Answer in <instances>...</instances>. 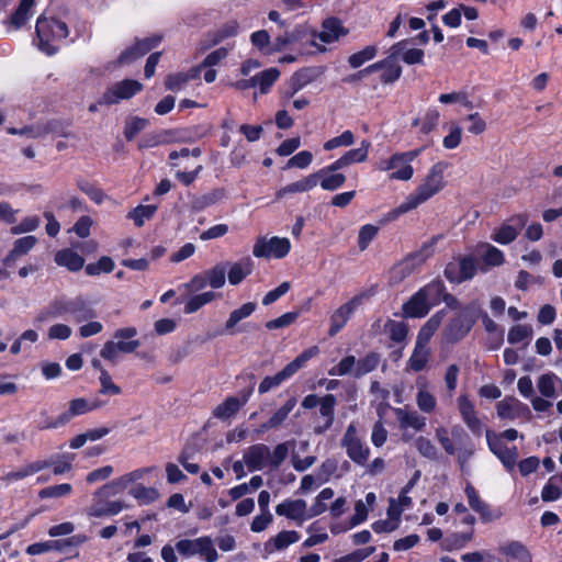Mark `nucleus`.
<instances>
[{"label": "nucleus", "mask_w": 562, "mask_h": 562, "mask_svg": "<svg viewBox=\"0 0 562 562\" xmlns=\"http://www.w3.org/2000/svg\"><path fill=\"white\" fill-rule=\"evenodd\" d=\"M447 167V162L440 161L435 164L416 191L411 193L402 204L389 213V218L395 220L400 215L415 210L418 205L438 193L445 187L443 172Z\"/></svg>", "instance_id": "nucleus-1"}, {"label": "nucleus", "mask_w": 562, "mask_h": 562, "mask_svg": "<svg viewBox=\"0 0 562 562\" xmlns=\"http://www.w3.org/2000/svg\"><path fill=\"white\" fill-rule=\"evenodd\" d=\"M376 293V285H372L367 290H363L352 296L348 302L340 305L330 315V327L328 335L334 337L337 335L344 326L347 324L351 315L361 306L364 302L371 299Z\"/></svg>", "instance_id": "nucleus-2"}, {"label": "nucleus", "mask_w": 562, "mask_h": 562, "mask_svg": "<svg viewBox=\"0 0 562 562\" xmlns=\"http://www.w3.org/2000/svg\"><path fill=\"white\" fill-rule=\"evenodd\" d=\"M36 34L40 40V48L47 55H53L57 48L49 43L50 40H64L69 31L65 22L56 19L40 16L36 22Z\"/></svg>", "instance_id": "nucleus-3"}, {"label": "nucleus", "mask_w": 562, "mask_h": 562, "mask_svg": "<svg viewBox=\"0 0 562 562\" xmlns=\"http://www.w3.org/2000/svg\"><path fill=\"white\" fill-rule=\"evenodd\" d=\"M440 236H434L428 241L424 243L419 250L408 255L402 261L393 267V274L398 280L405 279L417 267L422 266L434 254V247Z\"/></svg>", "instance_id": "nucleus-4"}, {"label": "nucleus", "mask_w": 562, "mask_h": 562, "mask_svg": "<svg viewBox=\"0 0 562 562\" xmlns=\"http://www.w3.org/2000/svg\"><path fill=\"white\" fill-rule=\"evenodd\" d=\"M477 271V261L473 256H457L446 265L445 277L452 283L460 284L471 280Z\"/></svg>", "instance_id": "nucleus-5"}, {"label": "nucleus", "mask_w": 562, "mask_h": 562, "mask_svg": "<svg viewBox=\"0 0 562 562\" xmlns=\"http://www.w3.org/2000/svg\"><path fill=\"white\" fill-rule=\"evenodd\" d=\"M143 89V85L137 80L125 79L109 87L101 98L100 104L113 105L121 100H127Z\"/></svg>", "instance_id": "nucleus-6"}, {"label": "nucleus", "mask_w": 562, "mask_h": 562, "mask_svg": "<svg viewBox=\"0 0 562 562\" xmlns=\"http://www.w3.org/2000/svg\"><path fill=\"white\" fill-rule=\"evenodd\" d=\"M290 248L291 244L288 238L259 237L254 245L252 255L257 258H283L289 254Z\"/></svg>", "instance_id": "nucleus-7"}, {"label": "nucleus", "mask_w": 562, "mask_h": 562, "mask_svg": "<svg viewBox=\"0 0 562 562\" xmlns=\"http://www.w3.org/2000/svg\"><path fill=\"white\" fill-rule=\"evenodd\" d=\"M341 447L346 449L347 456L357 464L364 465L370 456V449L363 445L357 435V428L350 424L341 439Z\"/></svg>", "instance_id": "nucleus-8"}, {"label": "nucleus", "mask_w": 562, "mask_h": 562, "mask_svg": "<svg viewBox=\"0 0 562 562\" xmlns=\"http://www.w3.org/2000/svg\"><path fill=\"white\" fill-rule=\"evenodd\" d=\"M528 222L527 214H517L512 216L499 228L495 229L492 239L498 244L507 245L516 239L519 232L526 226Z\"/></svg>", "instance_id": "nucleus-9"}, {"label": "nucleus", "mask_w": 562, "mask_h": 562, "mask_svg": "<svg viewBox=\"0 0 562 562\" xmlns=\"http://www.w3.org/2000/svg\"><path fill=\"white\" fill-rule=\"evenodd\" d=\"M402 46L401 44H394L390 48V54L383 60H380L371 66H376V71L383 69L384 72L381 79L384 83H393L402 75V67L398 64Z\"/></svg>", "instance_id": "nucleus-10"}, {"label": "nucleus", "mask_w": 562, "mask_h": 562, "mask_svg": "<svg viewBox=\"0 0 562 562\" xmlns=\"http://www.w3.org/2000/svg\"><path fill=\"white\" fill-rule=\"evenodd\" d=\"M486 440L490 450L497 456V458L502 461L504 467L512 471L518 459V451L516 447L508 448L504 445L498 436H496L493 431H486Z\"/></svg>", "instance_id": "nucleus-11"}, {"label": "nucleus", "mask_w": 562, "mask_h": 562, "mask_svg": "<svg viewBox=\"0 0 562 562\" xmlns=\"http://www.w3.org/2000/svg\"><path fill=\"white\" fill-rule=\"evenodd\" d=\"M474 319L471 318L464 311L459 313L443 330L445 340L449 344H454L461 340L472 328Z\"/></svg>", "instance_id": "nucleus-12"}, {"label": "nucleus", "mask_w": 562, "mask_h": 562, "mask_svg": "<svg viewBox=\"0 0 562 562\" xmlns=\"http://www.w3.org/2000/svg\"><path fill=\"white\" fill-rule=\"evenodd\" d=\"M497 415L501 418L516 419L525 418L529 420L531 418V412L529 407L521 403L515 397H506L496 405Z\"/></svg>", "instance_id": "nucleus-13"}, {"label": "nucleus", "mask_w": 562, "mask_h": 562, "mask_svg": "<svg viewBox=\"0 0 562 562\" xmlns=\"http://www.w3.org/2000/svg\"><path fill=\"white\" fill-rule=\"evenodd\" d=\"M64 313L72 315L77 323L92 318L95 315L93 310L90 308L81 299H76L74 301L61 303L55 306L56 315Z\"/></svg>", "instance_id": "nucleus-14"}, {"label": "nucleus", "mask_w": 562, "mask_h": 562, "mask_svg": "<svg viewBox=\"0 0 562 562\" xmlns=\"http://www.w3.org/2000/svg\"><path fill=\"white\" fill-rule=\"evenodd\" d=\"M270 449L263 443L250 446L244 453V462L250 471L261 470L268 465Z\"/></svg>", "instance_id": "nucleus-15"}, {"label": "nucleus", "mask_w": 562, "mask_h": 562, "mask_svg": "<svg viewBox=\"0 0 562 562\" xmlns=\"http://www.w3.org/2000/svg\"><path fill=\"white\" fill-rule=\"evenodd\" d=\"M227 196L224 188H215L210 192L193 195L190 200V207L193 212H201L204 209L223 202Z\"/></svg>", "instance_id": "nucleus-16"}, {"label": "nucleus", "mask_w": 562, "mask_h": 562, "mask_svg": "<svg viewBox=\"0 0 562 562\" xmlns=\"http://www.w3.org/2000/svg\"><path fill=\"white\" fill-rule=\"evenodd\" d=\"M250 393L251 390L247 391L240 398L235 396L227 397L214 408L213 416L222 420L231 418L247 403Z\"/></svg>", "instance_id": "nucleus-17"}, {"label": "nucleus", "mask_w": 562, "mask_h": 562, "mask_svg": "<svg viewBox=\"0 0 562 562\" xmlns=\"http://www.w3.org/2000/svg\"><path fill=\"white\" fill-rule=\"evenodd\" d=\"M276 513L289 519L303 520L306 513V502L304 499L285 501L276 507Z\"/></svg>", "instance_id": "nucleus-18"}, {"label": "nucleus", "mask_w": 562, "mask_h": 562, "mask_svg": "<svg viewBox=\"0 0 562 562\" xmlns=\"http://www.w3.org/2000/svg\"><path fill=\"white\" fill-rule=\"evenodd\" d=\"M308 30L305 26H296L293 31L286 32L283 36H278L267 50L268 55L283 50L288 45L302 41L307 35Z\"/></svg>", "instance_id": "nucleus-19"}, {"label": "nucleus", "mask_w": 562, "mask_h": 562, "mask_svg": "<svg viewBox=\"0 0 562 562\" xmlns=\"http://www.w3.org/2000/svg\"><path fill=\"white\" fill-rule=\"evenodd\" d=\"M134 481V474H127L100 487L95 493L94 497L99 501L115 496L120 492L127 487V484Z\"/></svg>", "instance_id": "nucleus-20"}, {"label": "nucleus", "mask_w": 562, "mask_h": 562, "mask_svg": "<svg viewBox=\"0 0 562 562\" xmlns=\"http://www.w3.org/2000/svg\"><path fill=\"white\" fill-rule=\"evenodd\" d=\"M104 404L99 400H94L91 404L88 403L85 398H75L69 402L68 411L61 413L63 417H65V424L67 425L72 417L82 415L89 411L97 409L102 407Z\"/></svg>", "instance_id": "nucleus-21"}, {"label": "nucleus", "mask_w": 562, "mask_h": 562, "mask_svg": "<svg viewBox=\"0 0 562 562\" xmlns=\"http://www.w3.org/2000/svg\"><path fill=\"white\" fill-rule=\"evenodd\" d=\"M385 169L395 171L391 173V179L407 181L413 177V168L407 164L405 157L401 154H395L387 161Z\"/></svg>", "instance_id": "nucleus-22"}, {"label": "nucleus", "mask_w": 562, "mask_h": 562, "mask_svg": "<svg viewBox=\"0 0 562 562\" xmlns=\"http://www.w3.org/2000/svg\"><path fill=\"white\" fill-rule=\"evenodd\" d=\"M318 183V175L312 173L296 182L290 183L277 191V199H282L286 194L306 192L315 188Z\"/></svg>", "instance_id": "nucleus-23"}, {"label": "nucleus", "mask_w": 562, "mask_h": 562, "mask_svg": "<svg viewBox=\"0 0 562 562\" xmlns=\"http://www.w3.org/2000/svg\"><path fill=\"white\" fill-rule=\"evenodd\" d=\"M335 405L336 397L333 394H327L321 398L319 414L325 418V423L323 426H318L314 429L316 434L321 435L331 427L334 423Z\"/></svg>", "instance_id": "nucleus-24"}, {"label": "nucleus", "mask_w": 562, "mask_h": 562, "mask_svg": "<svg viewBox=\"0 0 562 562\" xmlns=\"http://www.w3.org/2000/svg\"><path fill=\"white\" fill-rule=\"evenodd\" d=\"M458 401L462 419L473 432L480 435L482 423L476 417L472 403L465 396H460Z\"/></svg>", "instance_id": "nucleus-25"}, {"label": "nucleus", "mask_w": 562, "mask_h": 562, "mask_svg": "<svg viewBox=\"0 0 562 562\" xmlns=\"http://www.w3.org/2000/svg\"><path fill=\"white\" fill-rule=\"evenodd\" d=\"M430 307L426 299L418 291L404 304L403 311L405 316L423 317L428 314Z\"/></svg>", "instance_id": "nucleus-26"}, {"label": "nucleus", "mask_w": 562, "mask_h": 562, "mask_svg": "<svg viewBox=\"0 0 562 562\" xmlns=\"http://www.w3.org/2000/svg\"><path fill=\"white\" fill-rule=\"evenodd\" d=\"M48 464L49 463H47V462H36V461L27 463V464L21 467L20 469H18L16 471L8 472L3 476H1V481L5 482V483H10L13 481L23 480V479H25L30 475H33L44 469H47Z\"/></svg>", "instance_id": "nucleus-27"}, {"label": "nucleus", "mask_w": 562, "mask_h": 562, "mask_svg": "<svg viewBox=\"0 0 562 562\" xmlns=\"http://www.w3.org/2000/svg\"><path fill=\"white\" fill-rule=\"evenodd\" d=\"M312 36L318 37L324 43H331L338 40L339 35L344 33L341 23L338 19L329 18L323 22V31L321 33H316L312 31Z\"/></svg>", "instance_id": "nucleus-28"}, {"label": "nucleus", "mask_w": 562, "mask_h": 562, "mask_svg": "<svg viewBox=\"0 0 562 562\" xmlns=\"http://www.w3.org/2000/svg\"><path fill=\"white\" fill-rule=\"evenodd\" d=\"M254 269V262L250 257H245L240 261L235 262L228 273V282L232 285L239 284L247 276H249L252 272Z\"/></svg>", "instance_id": "nucleus-29"}, {"label": "nucleus", "mask_w": 562, "mask_h": 562, "mask_svg": "<svg viewBox=\"0 0 562 562\" xmlns=\"http://www.w3.org/2000/svg\"><path fill=\"white\" fill-rule=\"evenodd\" d=\"M257 307V304L254 302H248L243 304L239 308L234 310L229 317L227 318L225 325H224V331L233 335L235 334V327L236 325L243 321L244 318H247L250 316Z\"/></svg>", "instance_id": "nucleus-30"}, {"label": "nucleus", "mask_w": 562, "mask_h": 562, "mask_svg": "<svg viewBox=\"0 0 562 562\" xmlns=\"http://www.w3.org/2000/svg\"><path fill=\"white\" fill-rule=\"evenodd\" d=\"M55 262L75 272L82 269L85 259L72 249H63L56 252Z\"/></svg>", "instance_id": "nucleus-31"}, {"label": "nucleus", "mask_w": 562, "mask_h": 562, "mask_svg": "<svg viewBox=\"0 0 562 562\" xmlns=\"http://www.w3.org/2000/svg\"><path fill=\"white\" fill-rule=\"evenodd\" d=\"M75 459L74 453H57L46 460H37L36 462H47L48 468L53 467V473L55 475H61L69 472L72 469V461Z\"/></svg>", "instance_id": "nucleus-32"}, {"label": "nucleus", "mask_w": 562, "mask_h": 562, "mask_svg": "<svg viewBox=\"0 0 562 562\" xmlns=\"http://www.w3.org/2000/svg\"><path fill=\"white\" fill-rule=\"evenodd\" d=\"M300 539L299 532L291 530H284L279 532L276 537L271 538L266 544L265 549L268 552H271L270 546H273L274 550H283L288 548L290 544L297 542Z\"/></svg>", "instance_id": "nucleus-33"}, {"label": "nucleus", "mask_w": 562, "mask_h": 562, "mask_svg": "<svg viewBox=\"0 0 562 562\" xmlns=\"http://www.w3.org/2000/svg\"><path fill=\"white\" fill-rule=\"evenodd\" d=\"M65 426V417L61 414L57 417H52L45 408L37 413L36 427L40 431L59 429Z\"/></svg>", "instance_id": "nucleus-34"}, {"label": "nucleus", "mask_w": 562, "mask_h": 562, "mask_svg": "<svg viewBox=\"0 0 562 562\" xmlns=\"http://www.w3.org/2000/svg\"><path fill=\"white\" fill-rule=\"evenodd\" d=\"M381 357L378 352H369L363 358L357 360V364L353 371L355 378H361L373 370H375L380 363Z\"/></svg>", "instance_id": "nucleus-35"}, {"label": "nucleus", "mask_w": 562, "mask_h": 562, "mask_svg": "<svg viewBox=\"0 0 562 562\" xmlns=\"http://www.w3.org/2000/svg\"><path fill=\"white\" fill-rule=\"evenodd\" d=\"M227 267V262H220L204 271L206 281L212 289H220L225 284Z\"/></svg>", "instance_id": "nucleus-36"}, {"label": "nucleus", "mask_w": 562, "mask_h": 562, "mask_svg": "<svg viewBox=\"0 0 562 562\" xmlns=\"http://www.w3.org/2000/svg\"><path fill=\"white\" fill-rule=\"evenodd\" d=\"M430 306L439 304L445 293V284L440 280H435L419 290Z\"/></svg>", "instance_id": "nucleus-37"}, {"label": "nucleus", "mask_w": 562, "mask_h": 562, "mask_svg": "<svg viewBox=\"0 0 562 562\" xmlns=\"http://www.w3.org/2000/svg\"><path fill=\"white\" fill-rule=\"evenodd\" d=\"M218 296V294L212 291L191 295L188 302L186 303L184 313L192 314L199 311L205 304L215 301Z\"/></svg>", "instance_id": "nucleus-38"}, {"label": "nucleus", "mask_w": 562, "mask_h": 562, "mask_svg": "<svg viewBox=\"0 0 562 562\" xmlns=\"http://www.w3.org/2000/svg\"><path fill=\"white\" fill-rule=\"evenodd\" d=\"M293 372L285 366L280 372L273 376H266L259 384L258 392L265 394L273 387L279 386L283 381L291 378Z\"/></svg>", "instance_id": "nucleus-39"}, {"label": "nucleus", "mask_w": 562, "mask_h": 562, "mask_svg": "<svg viewBox=\"0 0 562 562\" xmlns=\"http://www.w3.org/2000/svg\"><path fill=\"white\" fill-rule=\"evenodd\" d=\"M294 446V441H285L279 443L274 447L273 452H270V457L268 460V467L272 470L279 469V467L284 462V460L289 456L290 447Z\"/></svg>", "instance_id": "nucleus-40"}, {"label": "nucleus", "mask_w": 562, "mask_h": 562, "mask_svg": "<svg viewBox=\"0 0 562 562\" xmlns=\"http://www.w3.org/2000/svg\"><path fill=\"white\" fill-rule=\"evenodd\" d=\"M499 551L506 555L517 559L520 562H530L531 560L530 553L526 547L518 541H512L499 547Z\"/></svg>", "instance_id": "nucleus-41"}, {"label": "nucleus", "mask_w": 562, "mask_h": 562, "mask_svg": "<svg viewBox=\"0 0 562 562\" xmlns=\"http://www.w3.org/2000/svg\"><path fill=\"white\" fill-rule=\"evenodd\" d=\"M558 376L553 373H546L539 376L537 381V389L541 393L542 396L548 398H553L557 396L555 393V382L558 381Z\"/></svg>", "instance_id": "nucleus-42"}, {"label": "nucleus", "mask_w": 562, "mask_h": 562, "mask_svg": "<svg viewBox=\"0 0 562 562\" xmlns=\"http://www.w3.org/2000/svg\"><path fill=\"white\" fill-rule=\"evenodd\" d=\"M66 549L64 540H48L36 542L27 547L26 552L31 555L42 554L47 551H64Z\"/></svg>", "instance_id": "nucleus-43"}, {"label": "nucleus", "mask_w": 562, "mask_h": 562, "mask_svg": "<svg viewBox=\"0 0 562 562\" xmlns=\"http://www.w3.org/2000/svg\"><path fill=\"white\" fill-rule=\"evenodd\" d=\"M72 486L69 483H61L57 485H50L40 490L38 497L41 499L46 498H61L70 495Z\"/></svg>", "instance_id": "nucleus-44"}, {"label": "nucleus", "mask_w": 562, "mask_h": 562, "mask_svg": "<svg viewBox=\"0 0 562 562\" xmlns=\"http://www.w3.org/2000/svg\"><path fill=\"white\" fill-rule=\"evenodd\" d=\"M397 44H401V55L400 58L407 64V65H414V64H420L424 58V50L419 48H408L407 41H401Z\"/></svg>", "instance_id": "nucleus-45"}, {"label": "nucleus", "mask_w": 562, "mask_h": 562, "mask_svg": "<svg viewBox=\"0 0 562 562\" xmlns=\"http://www.w3.org/2000/svg\"><path fill=\"white\" fill-rule=\"evenodd\" d=\"M280 71L277 68H269L260 74L256 75L257 86H259L260 92L266 93L270 87L276 82L279 78Z\"/></svg>", "instance_id": "nucleus-46"}, {"label": "nucleus", "mask_w": 562, "mask_h": 562, "mask_svg": "<svg viewBox=\"0 0 562 562\" xmlns=\"http://www.w3.org/2000/svg\"><path fill=\"white\" fill-rule=\"evenodd\" d=\"M35 0H22L15 12L11 16V23L15 27H21L27 21L29 13L34 5Z\"/></svg>", "instance_id": "nucleus-47"}, {"label": "nucleus", "mask_w": 562, "mask_h": 562, "mask_svg": "<svg viewBox=\"0 0 562 562\" xmlns=\"http://www.w3.org/2000/svg\"><path fill=\"white\" fill-rule=\"evenodd\" d=\"M370 146H371L370 142L363 140L359 148L350 149V150L346 151L342 155V157L345 159V164L347 166H349V165H351L353 162H362V161H364L367 159V157H368V153H369Z\"/></svg>", "instance_id": "nucleus-48"}, {"label": "nucleus", "mask_w": 562, "mask_h": 562, "mask_svg": "<svg viewBox=\"0 0 562 562\" xmlns=\"http://www.w3.org/2000/svg\"><path fill=\"white\" fill-rule=\"evenodd\" d=\"M100 390L99 393L102 395H120L122 393V389L116 385L106 370H101V374L99 375Z\"/></svg>", "instance_id": "nucleus-49"}, {"label": "nucleus", "mask_w": 562, "mask_h": 562, "mask_svg": "<svg viewBox=\"0 0 562 562\" xmlns=\"http://www.w3.org/2000/svg\"><path fill=\"white\" fill-rule=\"evenodd\" d=\"M203 538L194 539V540H180L177 542L176 548L178 552L186 557H191L194 554H200L203 551Z\"/></svg>", "instance_id": "nucleus-50"}, {"label": "nucleus", "mask_w": 562, "mask_h": 562, "mask_svg": "<svg viewBox=\"0 0 562 562\" xmlns=\"http://www.w3.org/2000/svg\"><path fill=\"white\" fill-rule=\"evenodd\" d=\"M429 358V349L428 348H422L419 346L415 345L414 352L412 357L408 360L409 367L415 372L422 371Z\"/></svg>", "instance_id": "nucleus-51"}, {"label": "nucleus", "mask_w": 562, "mask_h": 562, "mask_svg": "<svg viewBox=\"0 0 562 562\" xmlns=\"http://www.w3.org/2000/svg\"><path fill=\"white\" fill-rule=\"evenodd\" d=\"M157 210L155 205H139L128 213V218H132L136 226L140 227L145 220L153 217Z\"/></svg>", "instance_id": "nucleus-52"}, {"label": "nucleus", "mask_w": 562, "mask_h": 562, "mask_svg": "<svg viewBox=\"0 0 562 562\" xmlns=\"http://www.w3.org/2000/svg\"><path fill=\"white\" fill-rule=\"evenodd\" d=\"M376 55V47L371 45L367 46L360 52H357L349 56L348 63L352 68H359L362 66L366 61L371 60Z\"/></svg>", "instance_id": "nucleus-53"}, {"label": "nucleus", "mask_w": 562, "mask_h": 562, "mask_svg": "<svg viewBox=\"0 0 562 562\" xmlns=\"http://www.w3.org/2000/svg\"><path fill=\"white\" fill-rule=\"evenodd\" d=\"M357 364L355 356H347L342 358L337 366L329 370L330 375H353V371Z\"/></svg>", "instance_id": "nucleus-54"}, {"label": "nucleus", "mask_w": 562, "mask_h": 562, "mask_svg": "<svg viewBox=\"0 0 562 562\" xmlns=\"http://www.w3.org/2000/svg\"><path fill=\"white\" fill-rule=\"evenodd\" d=\"M296 404V400L294 397L289 398L283 406H281L271 417L270 425L274 428H278L283 424V422L288 418L291 411L294 408Z\"/></svg>", "instance_id": "nucleus-55"}, {"label": "nucleus", "mask_w": 562, "mask_h": 562, "mask_svg": "<svg viewBox=\"0 0 562 562\" xmlns=\"http://www.w3.org/2000/svg\"><path fill=\"white\" fill-rule=\"evenodd\" d=\"M533 330L529 325H515L513 326L507 336V340L509 344L515 345L524 339L531 338Z\"/></svg>", "instance_id": "nucleus-56"}, {"label": "nucleus", "mask_w": 562, "mask_h": 562, "mask_svg": "<svg viewBox=\"0 0 562 562\" xmlns=\"http://www.w3.org/2000/svg\"><path fill=\"white\" fill-rule=\"evenodd\" d=\"M378 232L379 227L371 224H367L360 228L358 234V246L360 251H364L368 248L369 244L374 239Z\"/></svg>", "instance_id": "nucleus-57"}, {"label": "nucleus", "mask_w": 562, "mask_h": 562, "mask_svg": "<svg viewBox=\"0 0 562 562\" xmlns=\"http://www.w3.org/2000/svg\"><path fill=\"white\" fill-rule=\"evenodd\" d=\"M416 449L418 452L430 460H438V450L432 442L425 438L418 437L415 441Z\"/></svg>", "instance_id": "nucleus-58"}, {"label": "nucleus", "mask_w": 562, "mask_h": 562, "mask_svg": "<svg viewBox=\"0 0 562 562\" xmlns=\"http://www.w3.org/2000/svg\"><path fill=\"white\" fill-rule=\"evenodd\" d=\"M148 124L146 119L132 117L126 122L124 130V136L127 140H132L140 131H143Z\"/></svg>", "instance_id": "nucleus-59"}, {"label": "nucleus", "mask_w": 562, "mask_h": 562, "mask_svg": "<svg viewBox=\"0 0 562 562\" xmlns=\"http://www.w3.org/2000/svg\"><path fill=\"white\" fill-rule=\"evenodd\" d=\"M355 143V137H353V134L352 132L350 131H345L341 135L337 136V137H334L329 140H327L325 144H324V149L325 150H333L337 147H341V146H350Z\"/></svg>", "instance_id": "nucleus-60"}, {"label": "nucleus", "mask_w": 562, "mask_h": 562, "mask_svg": "<svg viewBox=\"0 0 562 562\" xmlns=\"http://www.w3.org/2000/svg\"><path fill=\"white\" fill-rule=\"evenodd\" d=\"M484 247L485 252L483 255V260L486 266L495 267L501 266L504 262V255L498 248L490 244H486Z\"/></svg>", "instance_id": "nucleus-61"}, {"label": "nucleus", "mask_w": 562, "mask_h": 562, "mask_svg": "<svg viewBox=\"0 0 562 562\" xmlns=\"http://www.w3.org/2000/svg\"><path fill=\"white\" fill-rule=\"evenodd\" d=\"M131 494L145 504L151 503L158 498V492L153 487L137 485L131 490Z\"/></svg>", "instance_id": "nucleus-62"}, {"label": "nucleus", "mask_w": 562, "mask_h": 562, "mask_svg": "<svg viewBox=\"0 0 562 562\" xmlns=\"http://www.w3.org/2000/svg\"><path fill=\"white\" fill-rule=\"evenodd\" d=\"M319 179H322L321 180L322 189L327 190V191L337 190L346 181V177L342 173H333V175L328 173V175L321 177Z\"/></svg>", "instance_id": "nucleus-63"}, {"label": "nucleus", "mask_w": 562, "mask_h": 562, "mask_svg": "<svg viewBox=\"0 0 562 562\" xmlns=\"http://www.w3.org/2000/svg\"><path fill=\"white\" fill-rule=\"evenodd\" d=\"M207 281L204 272L195 274L188 283H184L181 288L184 290L187 295H191L195 292L203 290L207 285Z\"/></svg>", "instance_id": "nucleus-64"}]
</instances>
